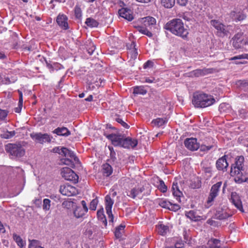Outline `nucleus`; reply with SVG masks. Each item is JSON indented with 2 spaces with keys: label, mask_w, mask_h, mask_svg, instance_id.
I'll return each instance as SVG.
<instances>
[{
  "label": "nucleus",
  "mask_w": 248,
  "mask_h": 248,
  "mask_svg": "<svg viewBox=\"0 0 248 248\" xmlns=\"http://www.w3.org/2000/svg\"><path fill=\"white\" fill-rule=\"evenodd\" d=\"M136 43L132 42L130 44V48L129 49L128 53V56H130L131 59L135 60L137 58L138 56L137 49L135 48Z\"/></svg>",
  "instance_id": "obj_23"
},
{
  "label": "nucleus",
  "mask_w": 248,
  "mask_h": 248,
  "mask_svg": "<svg viewBox=\"0 0 248 248\" xmlns=\"http://www.w3.org/2000/svg\"><path fill=\"white\" fill-rule=\"evenodd\" d=\"M203 72L201 69H196L191 73V76H194L195 77H199L202 75Z\"/></svg>",
  "instance_id": "obj_50"
},
{
  "label": "nucleus",
  "mask_w": 248,
  "mask_h": 248,
  "mask_svg": "<svg viewBox=\"0 0 248 248\" xmlns=\"http://www.w3.org/2000/svg\"><path fill=\"white\" fill-rule=\"evenodd\" d=\"M112 168L108 164H105L103 165V173L106 176H109L112 173Z\"/></svg>",
  "instance_id": "obj_32"
},
{
  "label": "nucleus",
  "mask_w": 248,
  "mask_h": 248,
  "mask_svg": "<svg viewBox=\"0 0 248 248\" xmlns=\"http://www.w3.org/2000/svg\"><path fill=\"white\" fill-rule=\"evenodd\" d=\"M216 100L213 96L203 92H196L193 95L192 104L197 108H205L214 105Z\"/></svg>",
  "instance_id": "obj_1"
},
{
  "label": "nucleus",
  "mask_w": 248,
  "mask_h": 248,
  "mask_svg": "<svg viewBox=\"0 0 248 248\" xmlns=\"http://www.w3.org/2000/svg\"><path fill=\"white\" fill-rule=\"evenodd\" d=\"M87 212L80 206H77L74 211V216L77 218L82 217Z\"/></svg>",
  "instance_id": "obj_26"
},
{
  "label": "nucleus",
  "mask_w": 248,
  "mask_h": 248,
  "mask_svg": "<svg viewBox=\"0 0 248 248\" xmlns=\"http://www.w3.org/2000/svg\"><path fill=\"white\" fill-rule=\"evenodd\" d=\"M23 103V95L22 93L21 92H19V106L20 107V106H22Z\"/></svg>",
  "instance_id": "obj_62"
},
{
  "label": "nucleus",
  "mask_w": 248,
  "mask_h": 248,
  "mask_svg": "<svg viewBox=\"0 0 248 248\" xmlns=\"http://www.w3.org/2000/svg\"><path fill=\"white\" fill-rule=\"evenodd\" d=\"M58 24L63 29L66 30L68 28L67 17L63 14H59L57 18Z\"/></svg>",
  "instance_id": "obj_21"
},
{
  "label": "nucleus",
  "mask_w": 248,
  "mask_h": 248,
  "mask_svg": "<svg viewBox=\"0 0 248 248\" xmlns=\"http://www.w3.org/2000/svg\"><path fill=\"white\" fill-rule=\"evenodd\" d=\"M210 24L217 30V35L220 37L227 35L232 30L231 26H225L217 20H211Z\"/></svg>",
  "instance_id": "obj_5"
},
{
  "label": "nucleus",
  "mask_w": 248,
  "mask_h": 248,
  "mask_svg": "<svg viewBox=\"0 0 248 248\" xmlns=\"http://www.w3.org/2000/svg\"><path fill=\"white\" fill-rule=\"evenodd\" d=\"M177 3L181 6H186L188 0H176Z\"/></svg>",
  "instance_id": "obj_56"
},
{
  "label": "nucleus",
  "mask_w": 248,
  "mask_h": 248,
  "mask_svg": "<svg viewBox=\"0 0 248 248\" xmlns=\"http://www.w3.org/2000/svg\"><path fill=\"white\" fill-rule=\"evenodd\" d=\"M203 171L207 177H210L212 175V169L211 167H206L203 168Z\"/></svg>",
  "instance_id": "obj_49"
},
{
  "label": "nucleus",
  "mask_w": 248,
  "mask_h": 248,
  "mask_svg": "<svg viewBox=\"0 0 248 248\" xmlns=\"http://www.w3.org/2000/svg\"><path fill=\"white\" fill-rule=\"evenodd\" d=\"M5 150L14 156L21 157L25 153L23 148L19 144H8L6 146Z\"/></svg>",
  "instance_id": "obj_6"
},
{
  "label": "nucleus",
  "mask_w": 248,
  "mask_h": 248,
  "mask_svg": "<svg viewBox=\"0 0 248 248\" xmlns=\"http://www.w3.org/2000/svg\"><path fill=\"white\" fill-rule=\"evenodd\" d=\"M246 111L244 109H241L239 110V115L241 118H244L246 117Z\"/></svg>",
  "instance_id": "obj_58"
},
{
  "label": "nucleus",
  "mask_w": 248,
  "mask_h": 248,
  "mask_svg": "<svg viewBox=\"0 0 248 248\" xmlns=\"http://www.w3.org/2000/svg\"><path fill=\"white\" fill-rule=\"evenodd\" d=\"M107 137L111 141L113 145L122 146L124 139V137L122 136L116 134H110L108 135Z\"/></svg>",
  "instance_id": "obj_19"
},
{
  "label": "nucleus",
  "mask_w": 248,
  "mask_h": 248,
  "mask_svg": "<svg viewBox=\"0 0 248 248\" xmlns=\"http://www.w3.org/2000/svg\"><path fill=\"white\" fill-rule=\"evenodd\" d=\"M161 5L166 8H171L174 6L175 0H159Z\"/></svg>",
  "instance_id": "obj_29"
},
{
  "label": "nucleus",
  "mask_w": 248,
  "mask_h": 248,
  "mask_svg": "<svg viewBox=\"0 0 248 248\" xmlns=\"http://www.w3.org/2000/svg\"><path fill=\"white\" fill-rule=\"evenodd\" d=\"M147 93V91L143 86H136L134 88L133 93L135 94L144 95Z\"/></svg>",
  "instance_id": "obj_37"
},
{
  "label": "nucleus",
  "mask_w": 248,
  "mask_h": 248,
  "mask_svg": "<svg viewBox=\"0 0 248 248\" xmlns=\"http://www.w3.org/2000/svg\"><path fill=\"white\" fill-rule=\"evenodd\" d=\"M59 153L63 155L66 157H69V158L74 160L76 163H79L78 158L76 156L74 153L66 148H62L59 150Z\"/></svg>",
  "instance_id": "obj_16"
},
{
  "label": "nucleus",
  "mask_w": 248,
  "mask_h": 248,
  "mask_svg": "<svg viewBox=\"0 0 248 248\" xmlns=\"http://www.w3.org/2000/svg\"><path fill=\"white\" fill-rule=\"evenodd\" d=\"M13 239L17 244V245L21 248H23L26 244V242L23 240L20 236L16 234H13Z\"/></svg>",
  "instance_id": "obj_35"
},
{
  "label": "nucleus",
  "mask_w": 248,
  "mask_h": 248,
  "mask_svg": "<svg viewBox=\"0 0 248 248\" xmlns=\"http://www.w3.org/2000/svg\"><path fill=\"white\" fill-rule=\"evenodd\" d=\"M153 63L151 61H148L144 64L143 68L144 69H146L147 68L151 67L153 66Z\"/></svg>",
  "instance_id": "obj_59"
},
{
  "label": "nucleus",
  "mask_w": 248,
  "mask_h": 248,
  "mask_svg": "<svg viewBox=\"0 0 248 248\" xmlns=\"http://www.w3.org/2000/svg\"><path fill=\"white\" fill-rule=\"evenodd\" d=\"M75 13L77 17H80L81 16V12L79 8L76 7Z\"/></svg>",
  "instance_id": "obj_57"
},
{
  "label": "nucleus",
  "mask_w": 248,
  "mask_h": 248,
  "mask_svg": "<svg viewBox=\"0 0 248 248\" xmlns=\"http://www.w3.org/2000/svg\"><path fill=\"white\" fill-rule=\"evenodd\" d=\"M244 161V157L243 156H239L236 158L235 164L233 166L243 169V164Z\"/></svg>",
  "instance_id": "obj_40"
},
{
  "label": "nucleus",
  "mask_w": 248,
  "mask_h": 248,
  "mask_svg": "<svg viewBox=\"0 0 248 248\" xmlns=\"http://www.w3.org/2000/svg\"><path fill=\"white\" fill-rule=\"evenodd\" d=\"M97 216L99 219L102 220L103 223L106 227L107 225V221L104 214V210L103 208L97 211Z\"/></svg>",
  "instance_id": "obj_38"
},
{
  "label": "nucleus",
  "mask_w": 248,
  "mask_h": 248,
  "mask_svg": "<svg viewBox=\"0 0 248 248\" xmlns=\"http://www.w3.org/2000/svg\"><path fill=\"white\" fill-rule=\"evenodd\" d=\"M118 13L120 16L128 21H131L134 18L133 12L130 8H122L119 10Z\"/></svg>",
  "instance_id": "obj_17"
},
{
  "label": "nucleus",
  "mask_w": 248,
  "mask_h": 248,
  "mask_svg": "<svg viewBox=\"0 0 248 248\" xmlns=\"http://www.w3.org/2000/svg\"><path fill=\"white\" fill-rule=\"evenodd\" d=\"M53 133L59 136H68L70 134L69 130L65 127H58L53 131Z\"/></svg>",
  "instance_id": "obj_24"
},
{
  "label": "nucleus",
  "mask_w": 248,
  "mask_h": 248,
  "mask_svg": "<svg viewBox=\"0 0 248 248\" xmlns=\"http://www.w3.org/2000/svg\"><path fill=\"white\" fill-rule=\"evenodd\" d=\"M51 201L48 199H45L43 200V209L45 211L49 210L50 208Z\"/></svg>",
  "instance_id": "obj_41"
},
{
  "label": "nucleus",
  "mask_w": 248,
  "mask_h": 248,
  "mask_svg": "<svg viewBox=\"0 0 248 248\" xmlns=\"http://www.w3.org/2000/svg\"><path fill=\"white\" fill-rule=\"evenodd\" d=\"M207 223L210 225H214L215 224V221L211 219H208L207 221Z\"/></svg>",
  "instance_id": "obj_64"
},
{
  "label": "nucleus",
  "mask_w": 248,
  "mask_h": 248,
  "mask_svg": "<svg viewBox=\"0 0 248 248\" xmlns=\"http://www.w3.org/2000/svg\"><path fill=\"white\" fill-rule=\"evenodd\" d=\"M243 169L234 166H232L230 174L232 176L234 177V181L237 183H241L246 181V177L243 174Z\"/></svg>",
  "instance_id": "obj_8"
},
{
  "label": "nucleus",
  "mask_w": 248,
  "mask_h": 248,
  "mask_svg": "<svg viewBox=\"0 0 248 248\" xmlns=\"http://www.w3.org/2000/svg\"><path fill=\"white\" fill-rule=\"evenodd\" d=\"M125 226L123 225H120L118 227H117L114 232L115 236L117 238H121L122 236V235L124 232V229Z\"/></svg>",
  "instance_id": "obj_34"
},
{
  "label": "nucleus",
  "mask_w": 248,
  "mask_h": 248,
  "mask_svg": "<svg viewBox=\"0 0 248 248\" xmlns=\"http://www.w3.org/2000/svg\"><path fill=\"white\" fill-rule=\"evenodd\" d=\"M60 192L63 195L67 196H74L78 193V191L76 187L67 184L61 186L60 188Z\"/></svg>",
  "instance_id": "obj_11"
},
{
  "label": "nucleus",
  "mask_w": 248,
  "mask_h": 248,
  "mask_svg": "<svg viewBox=\"0 0 248 248\" xmlns=\"http://www.w3.org/2000/svg\"><path fill=\"white\" fill-rule=\"evenodd\" d=\"M236 87L241 92L240 97L242 99L248 97V80H239L236 81Z\"/></svg>",
  "instance_id": "obj_9"
},
{
  "label": "nucleus",
  "mask_w": 248,
  "mask_h": 248,
  "mask_svg": "<svg viewBox=\"0 0 248 248\" xmlns=\"http://www.w3.org/2000/svg\"><path fill=\"white\" fill-rule=\"evenodd\" d=\"M186 215L187 217L189 218L191 220H195L196 219L195 216V213L193 211H190L186 213Z\"/></svg>",
  "instance_id": "obj_47"
},
{
  "label": "nucleus",
  "mask_w": 248,
  "mask_h": 248,
  "mask_svg": "<svg viewBox=\"0 0 248 248\" xmlns=\"http://www.w3.org/2000/svg\"><path fill=\"white\" fill-rule=\"evenodd\" d=\"M168 122L167 118H158L152 121V123L157 126H161Z\"/></svg>",
  "instance_id": "obj_36"
},
{
  "label": "nucleus",
  "mask_w": 248,
  "mask_h": 248,
  "mask_svg": "<svg viewBox=\"0 0 248 248\" xmlns=\"http://www.w3.org/2000/svg\"><path fill=\"white\" fill-rule=\"evenodd\" d=\"M221 185L222 182H218L212 186L207 199L204 204L206 208H209L213 204L215 198L218 195Z\"/></svg>",
  "instance_id": "obj_4"
},
{
  "label": "nucleus",
  "mask_w": 248,
  "mask_h": 248,
  "mask_svg": "<svg viewBox=\"0 0 248 248\" xmlns=\"http://www.w3.org/2000/svg\"><path fill=\"white\" fill-rule=\"evenodd\" d=\"M171 189L173 196L176 197V199L177 200H179L182 195V193L179 189L177 184H175L174 182H173Z\"/></svg>",
  "instance_id": "obj_27"
},
{
  "label": "nucleus",
  "mask_w": 248,
  "mask_h": 248,
  "mask_svg": "<svg viewBox=\"0 0 248 248\" xmlns=\"http://www.w3.org/2000/svg\"><path fill=\"white\" fill-rule=\"evenodd\" d=\"M38 241L35 240H32L29 246V248H44L40 246H38Z\"/></svg>",
  "instance_id": "obj_44"
},
{
  "label": "nucleus",
  "mask_w": 248,
  "mask_h": 248,
  "mask_svg": "<svg viewBox=\"0 0 248 248\" xmlns=\"http://www.w3.org/2000/svg\"><path fill=\"white\" fill-rule=\"evenodd\" d=\"M109 43L112 45L113 47L118 48L120 44H121V41L118 37L115 36H111L109 39Z\"/></svg>",
  "instance_id": "obj_31"
},
{
  "label": "nucleus",
  "mask_w": 248,
  "mask_h": 248,
  "mask_svg": "<svg viewBox=\"0 0 248 248\" xmlns=\"http://www.w3.org/2000/svg\"><path fill=\"white\" fill-rule=\"evenodd\" d=\"M137 144L138 141L136 139L130 138H124L122 147L125 148H134L137 146Z\"/></svg>",
  "instance_id": "obj_20"
},
{
  "label": "nucleus",
  "mask_w": 248,
  "mask_h": 248,
  "mask_svg": "<svg viewBox=\"0 0 248 248\" xmlns=\"http://www.w3.org/2000/svg\"><path fill=\"white\" fill-rule=\"evenodd\" d=\"M81 204L82 206V209H84V210H85L87 212L88 211V208L86 205V203L85 201H82L81 202Z\"/></svg>",
  "instance_id": "obj_61"
},
{
  "label": "nucleus",
  "mask_w": 248,
  "mask_h": 248,
  "mask_svg": "<svg viewBox=\"0 0 248 248\" xmlns=\"http://www.w3.org/2000/svg\"><path fill=\"white\" fill-rule=\"evenodd\" d=\"M158 204L162 208L169 209L171 202L166 199H159L157 201Z\"/></svg>",
  "instance_id": "obj_33"
},
{
  "label": "nucleus",
  "mask_w": 248,
  "mask_h": 248,
  "mask_svg": "<svg viewBox=\"0 0 248 248\" xmlns=\"http://www.w3.org/2000/svg\"><path fill=\"white\" fill-rule=\"evenodd\" d=\"M230 201L241 212H244L241 200L239 195L236 192H232Z\"/></svg>",
  "instance_id": "obj_15"
},
{
  "label": "nucleus",
  "mask_w": 248,
  "mask_h": 248,
  "mask_svg": "<svg viewBox=\"0 0 248 248\" xmlns=\"http://www.w3.org/2000/svg\"><path fill=\"white\" fill-rule=\"evenodd\" d=\"M233 19L236 21L244 20L247 17V14L244 11L234 12Z\"/></svg>",
  "instance_id": "obj_25"
},
{
  "label": "nucleus",
  "mask_w": 248,
  "mask_h": 248,
  "mask_svg": "<svg viewBox=\"0 0 248 248\" xmlns=\"http://www.w3.org/2000/svg\"><path fill=\"white\" fill-rule=\"evenodd\" d=\"M166 29L173 34L183 39L186 38L188 34L187 29L184 27V23L180 19H175L169 21L166 25Z\"/></svg>",
  "instance_id": "obj_2"
},
{
  "label": "nucleus",
  "mask_w": 248,
  "mask_h": 248,
  "mask_svg": "<svg viewBox=\"0 0 248 248\" xmlns=\"http://www.w3.org/2000/svg\"><path fill=\"white\" fill-rule=\"evenodd\" d=\"M158 188L163 192H165L167 190V187L162 180L159 181V185L158 186Z\"/></svg>",
  "instance_id": "obj_46"
},
{
  "label": "nucleus",
  "mask_w": 248,
  "mask_h": 248,
  "mask_svg": "<svg viewBox=\"0 0 248 248\" xmlns=\"http://www.w3.org/2000/svg\"><path fill=\"white\" fill-rule=\"evenodd\" d=\"M7 111L0 109V120L4 119L7 116Z\"/></svg>",
  "instance_id": "obj_54"
},
{
  "label": "nucleus",
  "mask_w": 248,
  "mask_h": 248,
  "mask_svg": "<svg viewBox=\"0 0 248 248\" xmlns=\"http://www.w3.org/2000/svg\"><path fill=\"white\" fill-rule=\"evenodd\" d=\"M30 136L32 140L41 144L45 142H50L51 140V137L47 133H33L31 134Z\"/></svg>",
  "instance_id": "obj_10"
},
{
  "label": "nucleus",
  "mask_w": 248,
  "mask_h": 248,
  "mask_svg": "<svg viewBox=\"0 0 248 248\" xmlns=\"http://www.w3.org/2000/svg\"><path fill=\"white\" fill-rule=\"evenodd\" d=\"M142 26L138 27V31L148 37H152V33L150 31L152 28L154 26L156 23V20L155 18L151 16H147L141 19Z\"/></svg>",
  "instance_id": "obj_3"
},
{
  "label": "nucleus",
  "mask_w": 248,
  "mask_h": 248,
  "mask_svg": "<svg viewBox=\"0 0 248 248\" xmlns=\"http://www.w3.org/2000/svg\"><path fill=\"white\" fill-rule=\"evenodd\" d=\"M156 229L158 233L161 235H165L169 232L168 225L160 223L156 225Z\"/></svg>",
  "instance_id": "obj_22"
},
{
  "label": "nucleus",
  "mask_w": 248,
  "mask_h": 248,
  "mask_svg": "<svg viewBox=\"0 0 248 248\" xmlns=\"http://www.w3.org/2000/svg\"><path fill=\"white\" fill-rule=\"evenodd\" d=\"M15 135V132L12 131H7L3 133L2 135V138L4 139H9L13 137Z\"/></svg>",
  "instance_id": "obj_48"
},
{
  "label": "nucleus",
  "mask_w": 248,
  "mask_h": 248,
  "mask_svg": "<svg viewBox=\"0 0 248 248\" xmlns=\"http://www.w3.org/2000/svg\"><path fill=\"white\" fill-rule=\"evenodd\" d=\"M85 235L88 237H90L93 234V230L91 228H88L84 232Z\"/></svg>",
  "instance_id": "obj_55"
},
{
  "label": "nucleus",
  "mask_w": 248,
  "mask_h": 248,
  "mask_svg": "<svg viewBox=\"0 0 248 248\" xmlns=\"http://www.w3.org/2000/svg\"><path fill=\"white\" fill-rule=\"evenodd\" d=\"M212 148V146H206L205 145H200V151L202 152H207Z\"/></svg>",
  "instance_id": "obj_51"
},
{
  "label": "nucleus",
  "mask_w": 248,
  "mask_h": 248,
  "mask_svg": "<svg viewBox=\"0 0 248 248\" xmlns=\"http://www.w3.org/2000/svg\"><path fill=\"white\" fill-rule=\"evenodd\" d=\"M228 167V163L227 161L226 155H225L217 160L216 167L218 170L225 171L227 170Z\"/></svg>",
  "instance_id": "obj_18"
},
{
  "label": "nucleus",
  "mask_w": 248,
  "mask_h": 248,
  "mask_svg": "<svg viewBox=\"0 0 248 248\" xmlns=\"http://www.w3.org/2000/svg\"><path fill=\"white\" fill-rule=\"evenodd\" d=\"M136 0L139 2L147 3H149L150 1H151L152 0Z\"/></svg>",
  "instance_id": "obj_63"
},
{
  "label": "nucleus",
  "mask_w": 248,
  "mask_h": 248,
  "mask_svg": "<svg viewBox=\"0 0 248 248\" xmlns=\"http://www.w3.org/2000/svg\"><path fill=\"white\" fill-rule=\"evenodd\" d=\"M185 147L189 150L194 151L200 148V143L197 141L196 138H186L184 141Z\"/></svg>",
  "instance_id": "obj_13"
},
{
  "label": "nucleus",
  "mask_w": 248,
  "mask_h": 248,
  "mask_svg": "<svg viewBox=\"0 0 248 248\" xmlns=\"http://www.w3.org/2000/svg\"><path fill=\"white\" fill-rule=\"evenodd\" d=\"M180 209V206L179 205L176 204H172L171 203L170 206V207L169 210L176 211Z\"/></svg>",
  "instance_id": "obj_53"
},
{
  "label": "nucleus",
  "mask_w": 248,
  "mask_h": 248,
  "mask_svg": "<svg viewBox=\"0 0 248 248\" xmlns=\"http://www.w3.org/2000/svg\"><path fill=\"white\" fill-rule=\"evenodd\" d=\"M144 190L143 186L135 187L129 190L127 192V195L133 199H135L137 197L141 199L142 197V193Z\"/></svg>",
  "instance_id": "obj_14"
},
{
  "label": "nucleus",
  "mask_w": 248,
  "mask_h": 248,
  "mask_svg": "<svg viewBox=\"0 0 248 248\" xmlns=\"http://www.w3.org/2000/svg\"><path fill=\"white\" fill-rule=\"evenodd\" d=\"M155 81V79L154 78H145V82L149 83H152L154 82Z\"/></svg>",
  "instance_id": "obj_60"
},
{
  "label": "nucleus",
  "mask_w": 248,
  "mask_h": 248,
  "mask_svg": "<svg viewBox=\"0 0 248 248\" xmlns=\"http://www.w3.org/2000/svg\"><path fill=\"white\" fill-rule=\"evenodd\" d=\"M116 121L121 124V125L124 128H128L129 127L128 125L125 123L121 118H118L116 119Z\"/></svg>",
  "instance_id": "obj_52"
},
{
  "label": "nucleus",
  "mask_w": 248,
  "mask_h": 248,
  "mask_svg": "<svg viewBox=\"0 0 248 248\" xmlns=\"http://www.w3.org/2000/svg\"><path fill=\"white\" fill-rule=\"evenodd\" d=\"M85 24L88 27L91 28L96 27L98 25V23L97 21L91 17L87 18L86 19Z\"/></svg>",
  "instance_id": "obj_39"
},
{
  "label": "nucleus",
  "mask_w": 248,
  "mask_h": 248,
  "mask_svg": "<svg viewBox=\"0 0 248 248\" xmlns=\"http://www.w3.org/2000/svg\"><path fill=\"white\" fill-rule=\"evenodd\" d=\"M211 248H223L221 245L220 241L217 239H211L208 242Z\"/></svg>",
  "instance_id": "obj_30"
},
{
  "label": "nucleus",
  "mask_w": 248,
  "mask_h": 248,
  "mask_svg": "<svg viewBox=\"0 0 248 248\" xmlns=\"http://www.w3.org/2000/svg\"><path fill=\"white\" fill-rule=\"evenodd\" d=\"M98 201L97 198L93 199L90 202V209L92 210L95 211L96 209Z\"/></svg>",
  "instance_id": "obj_43"
},
{
  "label": "nucleus",
  "mask_w": 248,
  "mask_h": 248,
  "mask_svg": "<svg viewBox=\"0 0 248 248\" xmlns=\"http://www.w3.org/2000/svg\"><path fill=\"white\" fill-rule=\"evenodd\" d=\"M217 218L218 219H224L231 216V215L227 213L226 211L223 210H218L216 214Z\"/></svg>",
  "instance_id": "obj_28"
},
{
  "label": "nucleus",
  "mask_w": 248,
  "mask_h": 248,
  "mask_svg": "<svg viewBox=\"0 0 248 248\" xmlns=\"http://www.w3.org/2000/svg\"><path fill=\"white\" fill-rule=\"evenodd\" d=\"M62 176L67 181L77 183L78 182V176L70 168L68 167L63 168L61 172Z\"/></svg>",
  "instance_id": "obj_7"
},
{
  "label": "nucleus",
  "mask_w": 248,
  "mask_h": 248,
  "mask_svg": "<svg viewBox=\"0 0 248 248\" xmlns=\"http://www.w3.org/2000/svg\"><path fill=\"white\" fill-rule=\"evenodd\" d=\"M62 163L66 165L70 166L71 167H73L75 164H77L75 163L74 160L68 157L62 159Z\"/></svg>",
  "instance_id": "obj_42"
},
{
  "label": "nucleus",
  "mask_w": 248,
  "mask_h": 248,
  "mask_svg": "<svg viewBox=\"0 0 248 248\" xmlns=\"http://www.w3.org/2000/svg\"><path fill=\"white\" fill-rule=\"evenodd\" d=\"M241 59H248V54H243L238 56H234L230 59L231 60H241Z\"/></svg>",
  "instance_id": "obj_45"
},
{
  "label": "nucleus",
  "mask_w": 248,
  "mask_h": 248,
  "mask_svg": "<svg viewBox=\"0 0 248 248\" xmlns=\"http://www.w3.org/2000/svg\"><path fill=\"white\" fill-rule=\"evenodd\" d=\"M105 209L106 213L108 216L109 221L113 222V216L112 214V207L114 203V201L110 198V196L108 195L105 197Z\"/></svg>",
  "instance_id": "obj_12"
}]
</instances>
